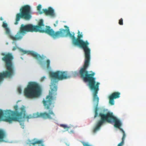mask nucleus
Here are the masks:
<instances>
[{
    "label": "nucleus",
    "mask_w": 146,
    "mask_h": 146,
    "mask_svg": "<svg viewBox=\"0 0 146 146\" xmlns=\"http://www.w3.org/2000/svg\"><path fill=\"white\" fill-rule=\"evenodd\" d=\"M50 76L52 78L50 85L51 90L49 92V95L46 98V100H44L43 103L45 108L48 110V113L44 112L39 113L37 112L32 114L26 115L24 106L20 108V112L17 111L18 106L16 105L14 106L15 111L10 110H0V121H3L11 123L13 121H20L22 118L29 119H30L41 117L44 119H52L55 117V115L52 110L54 107L53 102L56 98L57 86L56 84L58 81L66 79L71 77L66 71H57L55 72L50 73Z\"/></svg>",
    "instance_id": "nucleus-1"
},
{
    "label": "nucleus",
    "mask_w": 146,
    "mask_h": 146,
    "mask_svg": "<svg viewBox=\"0 0 146 146\" xmlns=\"http://www.w3.org/2000/svg\"><path fill=\"white\" fill-rule=\"evenodd\" d=\"M78 34L77 38H75L74 41V44L79 46L83 49L85 57L83 67L79 71L80 75L84 82H88V86L92 93H98L100 83L96 82V78L94 77L95 73L92 72L91 74H89L87 70L91 59V50L88 47L89 43L87 40L84 41L80 39L82 38L83 35L80 34V31H78Z\"/></svg>",
    "instance_id": "nucleus-2"
},
{
    "label": "nucleus",
    "mask_w": 146,
    "mask_h": 146,
    "mask_svg": "<svg viewBox=\"0 0 146 146\" xmlns=\"http://www.w3.org/2000/svg\"><path fill=\"white\" fill-rule=\"evenodd\" d=\"M66 29H60L59 30L55 32L53 29H51L49 26H46L45 29L44 25L42 19H40L37 25H33L29 24L25 25L22 24L20 27L19 32L14 36V40L21 39L23 35L27 32H39L45 33L54 39L60 37H63L68 36L72 40L73 44L75 39V34L74 33H71L69 27L66 25L64 26Z\"/></svg>",
    "instance_id": "nucleus-3"
},
{
    "label": "nucleus",
    "mask_w": 146,
    "mask_h": 146,
    "mask_svg": "<svg viewBox=\"0 0 146 146\" xmlns=\"http://www.w3.org/2000/svg\"><path fill=\"white\" fill-rule=\"evenodd\" d=\"M1 55L3 56L2 60L5 64L7 70L0 73V84L5 78H10L13 76L14 74L15 70V67L12 62L14 57L12 54L3 53Z\"/></svg>",
    "instance_id": "nucleus-4"
},
{
    "label": "nucleus",
    "mask_w": 146,
    "mask_h": 146,
    "mask_svg": "<svg viewBox=\"0 0 146 146\" xmlns=\"http://www.w3.org/2000/svg\"><path fill=\"white\" fill-rule=\"evenodd\" d=\"M99 116L101 117V119L98 121L94 128L93 133H96L100 129L101 126L105 121H107L109 123H114V127L118 128L120 130V127L121 125V121L117 118L116 117L113 115L112 112H108L106 114L100 113Z\"/></svg>",
    "instance_id": "nucleus-5"
},
{
    "label": "nucleus",
    "mask_w": 146,
    "mask_h": 146,
    "mask_svg": "<svg viewBox=\"0 0 146 146\" xmlns=\"http://www.w3.org/2000/svg\"><path fill=\"white\" fill-rule=\"evenodd\" d=\"M24 93L25 96L27 98L37 97L40 94V87L38 84L35 82H29L25 88Z\"/></svg>",
    "instance_id": "nucleus-6"
},
{
    "label": "nucleus",
    "mask_w": 146,
    "mask_h": 146,
    "mask_svg": "<svg viewBox=\"0 0 146 146\" xmlns=\"http://www.w3.org/2000/svg\"><path fill=\"white\" fill-rule=\"evenodd\" d=\"M32 14L31 7L29 5H25L22 6L20 9V13L16 15L15 24H18L21 18L26 20H30L32 17Z\"/></svg>",
    "instance_id": "nucleus-7"
},
{
    "label": "nucleus",
    "mask_w": 146,
    "mask_h": 146,
    "mask_svg": "<svg viewBox=\"0 0 146 146\" xmlns=\"http://www.w3.org/2000/svg\"><path fill=\"white\" fill-rule=\"evenodd\" d=\"M20 51L23 53V54L27 53L28 54H31L33 56L35 59L41 60L43 59V58L39 54L33 51L28 52L25 50H24L22 49H20Z\"/></svg>",
    "instance_id": "nucleus-8"
},
{
    "label": "nucleus",
    "mask_w": 146,
    "mask_h": 146,
    "mask_svg": "<svg viewBox=\"0 0 146 146\" xmlns=\"http://www.w3.org/2000/svg\"><path fill=\"white\" fill-rule=\"evenodd\" d=\"M120 93L118 92H114L111 94L109 96V103L112 105H114V99L118 98L120 97Z\"/></svg>",
    "instance_id": "nucleus-9"
},
{
    "label": "nucleus",
    "mask_w": 146,
    "mask_h": 146,
    "mask_svg": "<svg viewBox=\"0 0 146 146\" xmlns=\"http://www.w3.org/2000/svg\"><path fill=\"white\" fill-rule=\"evenodd\" d=\"M43 12L46 15H49L54 16V9L51 7H49L48 9H43Z\"/></svg>",
    "instance_id": "nucleus-10"
},
{
    "label": "nucleus",
    "mask_w": 146,
    "mask_h": 146,
    "mask_svg": "<svg viewBox=\"0 0 146 146\" xmlns=\"http://www.w3.org/2000/svg\"><path fill=\"white\" fill-rule=\"evenodd\" d=\"M5 137V131L2 129H0V141H3Z\"/></svg>",
    "instance_id": "nucleus-11"
},
{
    "label": "nucleus",
    "mask_w": 146,
    "mask_h": 146,
    "mask_svg": "<svg viewBox=\"0 0 146 146\" xmlns=\"http://www.w3.org/2000/svg\"><path fill=\"white\" fill-rule=\"evenodd\" d=\"M42 142V141L41 140H36L34 141L33 142L31 143V144L34 145L36 144H41Z\"/></svg>",
    "instance_id": "nucleus-12"
},
{
    "label": "nucleus",
    "mask_w": 146,
    "mask_h": 146,
    "mask_svg": "<svg viewBox=\"0 0 146 146\" xmlns=\"http://www.w3.org/2000/svg\"><path fill=\"white\" fill-rule=\"evenodd\" d=\"M60 126L63 128L64 129H66V131H68L70 128L69 127L67 126V125L64 124H60Z\"/></svg>",
    "instance_id": "nucleus-13"
},
{
    "label": "nucleus",
    "mask_w": 146,
    "mask_h": 146,
    "mask_svg": "<svg viewBox=\"0 0 146 146\" xmlns=\"http://www.w3.org/2000/svg\"><path fill=\"white\" fill-rule=\"evenodd\" d=\"M46 64H47V68H50V61L49 59H47L46 61Z\"/></svg>",
    "instance_id": "nucleus-14"
},
{
    "label": "nucleus",
    "mask_w": 146,
    "mask_h": 146,
    "mask_svg": "<svg viewBox=\"0 0 146 146\" xmlns=\"http://www.w3.org/2000/svg\"><path fill=\"white\" fill-rule=\"evenodd\" d=\"M5 29L6 33L7 34H9L10 33V31L8 27Z\"/></svg>",
    "instance_id": "nucleus-15"
},
{
    "label": "nucleus",
    "mask_w": 146,
    "mask_h": 146,
    "mask_svg": "<svg viewBox=\"0 0 146 146\" xmlns=\"http://www.w3.org/2000/svg\"><path fill=\"white\" fill-rule=\"evenodd\" d=\"M119 24L120 25H123V19L122 18L120 19L119 20Z\"/></svg>",
    "instance_id": "nucleus-16"
},
{
    "label": "nucleus",
    "mask_w": 146,
    "mask_h": 146,
    "mask_svg": "<svg viewBox=\"0 0 146 146\" xmlns=\"http://www.w3.org/2000/svg\"><path fill=\"white\" fill-rule=\"evenodd\" d=\"M2 26L5 29H6L7 28H8L7 27V23H5L4 22L3 23V24L2 25Z\"/></svg>",
    "instance_id": "nucleus-17"
},
{
    "label": "nucleus",
    "mask_w": 146,
    "mask_h": 146,
    "mask_svg": "<svg viewBox=\"0 0 146 146\" xmlns=\"http://www.w3.org/2000/svg\"><path fill=\"white\" fill-rule=\"evenodd\" d=\"M41 8V5H38V6L37 7V10L38 11H40Z\"/></svg>",
    "instance_id": "nucleus-18"
},
{
    "label": "nucleus",
    "mask_w": 146,
    "mask_h": 146,
    "mask_svg": "<svg viewBox=\"0 0 146 146\" xmlns=\"http://www.w3.org/2000/svg\"><path fill=\"white\" fill-rule=\"evenodd\" d=\"M18 92L19 94H21L22 92V90L21 88L19 87L18 88Z\"/></svg>",
    "instance_id": "nucleus-19"
},
{
    "label": "nucleus",
    "mask_w": 146,
    "mask_h": 146,
    "mask_svg": "<svg viewBox=\"0 0 146 146\" xmlns=\"http://www.w3.org/2000/svg\"><path fill=\"white\" fill-rule=\"evenodd\" d=\"M17 49V47L15 46H14L13 47L12 50L13 51Z\"/></svg>",
    "instance_id": "nucleus-20"
},
{
    "label": "nucleus",
    "mask_w": 146,
    "mask_h": 146,
    "mask_svg": "<svg viewBox=\"0 0 146 146\" xmlns=\"http://www.w3.org/2000/svg\"><path fill=\"white\" fill-rule=\"evenodd\" d=\"M56 25H57V24H58V21H56ZM54 26L55 27H56V26H57V25H56L55 24H54Z\"/></svg>",
    "instance_id": "nucleus-21"
},
{
    "label": "nucleus",
    "mask_w": 146,
    "mask_h": 146,
    "mask_svg": "<svg viewBox=\"0 0 146 146\" xmlns=\"http://www.w3.org/2000/svg\"><path fill=\"white\" fill-rule=\"evenodd\" d=\"M0 19L1 20H3V19L2 17H1Z\"/></svg>",
    "instance_id": "nucleus-22"
},
{
    "label": "nucleus",
    "mask_w": 146,
    "mask_h": 146,
    "mask_svg": "<svg viewBox=\"0 0 146 146\" xmlns=\"http://www.w3.org/2000/svg\"><path fill=\"white\" fill-rule=\"evenodd\" d=\"M20 125H23V126H24L23 125H22V123H20Z\"/></svg>",
    "instance_id": "nucleus-23"
},
{
    "label": "nucleus",
    "mask_w": 146,
    "mask_h": 146,
    "mask_svg": "<svg viewBox=\"0 0 146 146\" xmlns=\"http://www.w3.org/2000/svg\"><path fill=\"white\" fill-rule=\"evenodd\" d=\"M42 13V12H41L40 13V14H41V13Z\"/></svg>",
    "instance_id": "nucleus-24"
}]
</instances>
